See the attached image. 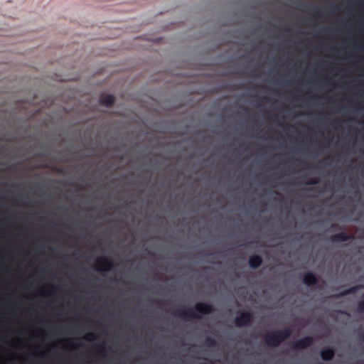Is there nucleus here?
<instances>
[{"mask_svg":"<svg viewBox=\"0 0 364 364\" xmlns=\"http://www.w3.org/2000/svg\"><path fill=\"white\" fill-rule=\"evenodd\" d=\"M214 309L213 305L204 303H197L193 309L188 308L186 310L177 309L173 314L183 319L200 318L202 315L211 314Z\"/></svg>","mask_w":364,"mask_h":364,"instance_id":"f257e3e1","label":"nucleus"},{"mask_svg":"<svg viewBox=\"0 0 364 364\" xmlns=\"http://www.w3.org/2000/svg\"><path fill=\"white\" fill-rule=\"evenodd\" d=\"M292 331L290 328L267 332L264 336L265 344L269 347H278L281 343L289 338Z\"/></svg>","mask_w":364,"mask_h":364,"instance_id":"f03ea898","label":"nucleus"},{"mask_svg":"<svg viewBox=\"0 0 364 364\" xmlns=\"http://www.w3.org/2000/svg\"><path fill=\"white\" fill-rule=\"evenodd\" d=\"M253 315L251 312L243 311L235 318V323L238 327L246 326L252 323Z\"/></svg>","mask_w":364,"mask_h":364,"instance_id":"7ed1b4c3","label":"nucleus"},{"mask_svg":"<svg viewBox=\"0 0 364 364\" xmlns=\"http://www.w3.org/2000/svg\"><path fill=\"white\" fill-rule=\"evenodd\" d=\"M314 343V338L311 336H306L292 343L294 350H302L311 346Z\"/></svg>","mask_w":364,"mask_h":364,"instance_id":"20e7f679","label":"nucleus"},{"mask_svg":"<svg viewBox=\"0 0 364 364\" xmlns=\"http://www.w3.org/2000/svg\"><path fill=\"white\" fill-rule=\"evenodd\" d=\"M353 236L352 235H349L345 232H338L336 235H332L330 237V240L332 242H336V243L346 242L348 240H353Z\"/></svg>","mask_w":364,"mask_h":364,"instance_id":"39448f33","label":"nucleus"},{"mask_svg":"<svg viewBox=\"0 0 364 364\" xmlns=\"http://www.w3.org/2000/svg\"><path fill=\"white\" fill-rule=\"evenodd\" d=\"M97 264L99 267H103L102 269L109 271L113 267L112 262L105 257H100L97 259Z\"/></svg>","mask_w":364,"mask_h":364,"instance_id":"423d86ee","label":"nucleus"},{"mask_svg":"<svg viewBox=\"0 0 364 364\" xmlns=\"http://www.w3.org/2000/svg\"><path fill=\"white\" fill-rule=\"evenodd\" d=\"M362 288H363V286L360 285V284L353 286L348 289H344L343 291H341L338 294L334 295L333 297L341 298V297H343V296H346L349 294H355L360 289H362Z\"/></svg>","mask_w":364,"mask_h":364,"instance_id":"0eeeda50","label":"nucleus"},{"mask_svg":"<svg viewBox=\"0 0 364 364\" xmlns=\"http://www.w3.org/2000/svg\"><path fill=\"white\" fill-rule=\"evenodd\" d=\"M335 355V350L332 348H326L321 351V357L324 361L331 360Z\"/></svg>","mask_w":364,"mask_h":364,"instance_id":"6e6552de","label":"nucleus"},{"mask_svg":"<svg viewBox=\"0 0 364 364\" xmlns=\"http://www.w3.org/2000/svg\"><path fill=\"white\" fill-rule=\"evenodd\" d=\"M115 102V98L112 95H105L100 97V103L107 107H112Z\"/></svg>","mask_w":364,"mask_h":364,"instance_id":"1a4fd4ad","label":"nucleus"},{"mask_svg":"<svg viewBox=\"0 0 364 364\" xmlns=\"http://www.w3.org/2000/svg\"><path fill=\"white\" fill-rule=\"evenodd\" d=\"M262 258L258 255H254L249 258V265L253 269H257L261 266Z\"/></svg>","mask_w":364,"mask_h":364,"instance_id":"9d476101","label":"nucleus"},{"mask_svg":"<svg viewBox=\"0 0 364 364\" xmlns=\"http://www.w3.org/2000/svg\"><path fill=\"white\" fill-rule=\"evenodd\" d=\"M303 282L307 286H314L317 283V278L312 272H307L303 277Z\"/></svg>","mask_w":364,"mask_h":364,"instance_id":"9b49d317","label":"nucleus"},{"mask_svg":"<svg viewBox=\"0 0 364 364\" xmlns=\"http://www.w3.org/2000/svg\"><path fill=\"white\" fill-rule=\"evenodd\" d=\"M204 345L208 347H215L217 346V341L213 338L207 337L205 340Z\"/></svg>","mask_w":364,"mask_h":364,"instance_id":"f8f14e48","label":"nucleus"},{"mask_svg":"<svg viewBox=\"0 0 364 364\" xmlns=\"http://www.w3.org/2000/svg\"><path fill=\"white\" fill-rule=\"evenodd\" d=\"M363 300L360 301L358 304L357 311L360 313L364 312V294L362 295Z\"/></svg>","mask_w":364,"mask_h":364,"instance_id":"ddd939ff","label":"nucleus"},{"mask_svg":"<svg viewBox=\"0 0 364 364\" xmlns=\"http://www.w3.org/2000/svg\"><path fill=\"white\" fill-rule=\"evenodd\" d=\"M96 334L93 332H90V333H87L85 337V338L86 340H88V341H93V340H95L96 339Z\"/></svg>","mask_w":364,"mask_h":364,"instance_id":"4468645a","label":"nucleus"},{"mask_svg":"<svg viewBox=\"0 0 364 364\" xmlns=\"http://www.w3.org/2000/svg\"><path fill=\"white\" fill-rule=\"evenodd\" d=\"M97 352L100 355H105L104 353H105L106 351V348L104 346H102V345H97Z\"/></svg>","mask_w":364,"mask_h":364,"instance_id":"2eb2a0df","label":"nucleus"},{"mask_svg":"<svg viewBox=\"0 0 364 364\" xmlns=\"http://www.w3.org/2000/svg\"><path fill=\"white\" fill-rule=\"evenodd\" d=\"M319 183V180L318 178H311L305 183L306 185H316Z\"/></svg>","mask_w":364,"mask_h":364,"instance_id":"dca6fc26","label":"nucleus"},{"mask_svg":"<svg viewBox=\"0 0 364 364\" xmlns=\"http://www.w3.org/2000/svg\"><path fill=\"white\" fill-rule=\"evenodd\" d=\"M314 16L316 18H318L320 17L321 16V11L320 9H316L314 11Z\"/></svg>","mask_w":364,"mask_h":364,"instance_id":"f3484780","label":"nucleus"},{"mask_svg":"<svg viewBox=\"0 0 364 364\" xmlns=\"http://www.w3.org/2000/svg\"><path fill=\"white\" fill-rule=\"evenodd\" d=\"M341 228L339 227V225L338 224H336V223H333L331 225V229L332 230H338V229H341Z\"/></svg>","mask_w":364,"mask_h":364,"instance_id":"a211bd4d","label":"nucleus"},{"mask_svg":"<svg viewBox=\"0 0 364 364\" xmlns=\"http://www.w3.org/2000/svg\"><path fill=\"white\" fill-rule=\"evenodd\" d=\"M333 30L332 28H326L323 30V32L326 33V34H330Z\"/></svg>","mask_w":364,"mask_h":364,"instance_id":"6ab92c4d","label":"nucleus"},{"mask_svg":"<svg viewBox=\"0 0 364 364\" xmlns=\"http://www.w3.org/2000/svg\"><path fill=\"white\" fill-rule=\"evenodd\" d=\"M360 338L362 340H364V333H362L360 336Z\"/></svg>","mask_w":364,"mask_h":364,"instance_id":"aec40b11","label":"nucleus"},{"mask_svg":"<svg viewBox=\"0 0 364 364\" xmlns=\"http://www.w3.org/2000/svg\"><path fill=\"white\" fill-rule=\"evenodd\" d=\"M331 159V156H328L327 158H326V159H324V161H327V160Z\"/></svg>","mask_w":364,"mask_h":364,"instance_id":"412c9836","label":"nucleus"},{"mask_svg":"<svg viewBox=\"0 0 364 364\" xmlns=\"http://www.w3.org/2000/svg\"><path fill=\"white\" fill-rule=\"evenodd\" d=\"M58 173H62V170L61 169H58L56 170Z\"/></svg>","mask_w":364,"mask_h":364,"instance_id":"4be33fe9","label":"nucleus"},{"mask_svg":"<svg viewBox=\"0 0 364 364\" xmlns=\"http://www.w3.org/2000/svg\"><path fill=\"white\" fill-rule=\"evenodd\" d=\"M363 364H364V360L363 361Z\"/></svg>","mask_w":364,"mask_h":364,"instance_id":"5701e85b","label":"nucleus"}]
</instances>
